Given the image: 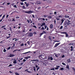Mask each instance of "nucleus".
Masks as SVG:
<instances>
[{
	"mask_svg": "<svg viewBox=\"0 0 75 75\" xmlns=\"http://www.w3.org/2000/svg\"><path fill=\"white\" fill-rule=\"evenodd\" d=\"M23 13H27L28 14H31V13H33V11H23Z\"/></svg>",
	"mask_w": 75,
	"mask_h": 75,
	"instance_id": "nucleus-1",
	"label": "nucleus"
},
{
	"mask_svg": "<svg viewBox=\"0 0 75 75\" xmlns=\"http://www.w3.org/2000/svg\"><path fill=\"white\" fill-rule=\"evenodd\" d=\"M67 21H68V22L67 23L66 22L65 23H64L65 25H67V24L68 25H69L70 24V23H71V21H69V20L68 19H67Z\"/></svg>",
	"mask_w": 75,
	"mask_h": 75,
	"instance_id": "nucleus-2",
	"label": "nucleus"
},
{
	"mask_svg": "<svg viewBox=\"0 0 75 75\" xmlns=\"http://www.w3.org/2000/svg\"><path fill=\"white\" fill-rule=\"evenodd\" d=\"M33 35V34L31 33H30L28 34V37H32Z\"/></svg>",
	"mask_w": 75,
	"mask_h": 75,
	"instance_id": "nucleus-3",
	"label": "nucleus"
},
{
	"mask_svg": "<svg viewBox=\"0 0 75 75\" xmlns=\"http://www.w3.org/2000/svg\"><path fill=\"white\" fill-rule=\"evenodd\" d=\"M45 33H46V32H45V31H43L41 33H40V35L41 37V35H42V34H45Z\"/></svg>",
	"mask_w": 75,
	"mask_h": 75,
	"instance_id": "nucleus-4",
	"label": "nucleus"
},
{
	"mask_svg": "<svg viewBox=\"0 0 75 75\" xmlns=\"http://www.w3.org/2000/svg\"><path fill=\"white\" fill-rule=\"evenodd\" d=\"M60 44V43H57L54 46V48H56V47H57V46H58V45H59Z\"/></svg>",
	"mask_w": 75,
	"mask_h": 75,
	"instance_id": "nucleus-5",
	"label": "nucleus"
},
{
	"mask_svg": "<svg viewBox=\"0 0 75 75\" xmlns=\"http://www.w3.org/2000/svg\"><path fill=\"white\" fill-rule=\"evenodd\" d=\"M15 56L14 55L11 54H10L9 55V57H14Z\"/></svg>",
	"mask_w": 75,
	"mask_h": 75,
	"instance_id": "nucleus-6",
	"label": "nucleus"
},
{
	"mask_svg": "<svg viewBox=\"0 0 75 75\" xmlns=\"http://www.w3.org/2000/svg\"><path fill=\"white\" fill-rule=\"evenodd\" d=\"M56 67L55 68V69L57 70V69H58L59 67H60V66H56Z\"/></svg>",
	"mask_w": 75,
	"mask_h": 75,
	"instance_id": "nucleus-7",
	"label": "nucleus"
},
{
	"mask_svg": "<svg viewBox=\"0 0 75 75\" xmlns=\"http://www.w3.org/2000/svg\"><path fill=\"white\" fill-rule=\"evenodd\" d=\"M50 28L51 29H52L53 28V25L52 24H51L50 25Z\"/></svg>",
	"mask_w": 75,
	"mask_h": 75,
	"instance_id": "nucleus-8",
	"label": "nucleus"
},
{
	"mask_svg": "<svg viewBox=\"0 0 75 75\" xmlns=\"http://www.w3.org/2000/svg\"><path fill=\"white\" fill-rule=\"evenodd\" d=\"M66 69H68V70H69V65H67L66 66Z\"/></svg>",
	"mask_w": 75,
	"mask_h": 75,
	"instance_id": "nucleus-9",
	"label": "nucleus"
},
{
	"mask_svg": "<svg viewBox=\"0 0 75 75\" xmlns=\"http://www.w3.org/2000/svg\"><path fill=\"white\" fill-rule=\"evenodd\" d=\"M31 62H32V61H38V59H35V60H31L30 61Z\"/></svg>",
	"mask_w": 75,
	"mask_h": 75,
	"instance_id": "nucleus-10",
	"label": "nucleus"
},
{
	"mask_svg": "<svg viewBox=\"0 0 75 75\" xmlns=\"http://www.w3.org/2000/svg\"><path fill=\"white\" fill-rule=\"evenodd\" d=\"M48 18H49V19H51V18H52V16L50 15L48 16Z\"/></svg>",
	"mask_w": 75,
	"mask_h": 75,
	"instance_id": "nucleus-11",
	"label": "nucleus"
},
{
	"mask_svg": "<svg viewBox=\"0 0 75 75\" xmlns=\"http://www.w3.org/2000/svg\"><path fill=\"white\" fill-rule=\"evenodd\" d=\"M13 63L15 64H17V61H16V60H14V61H13Z\"/></svg>",
	"mask_w": 75,
	"mask_h": 75,
	"instance_id": "nucleus-12",
	"label": "nucleus"
},
{
	"mask_svg": "<svg viewBox=\"0 0 75 75\" xmlns=\"http://www.w3.org/2000/svg\"><path fill=\"white\" fill-rule=\"evenodd\" d=\"M64 17H65V18H69V16L68 15H65Z\"/></svg>",
	"mask_w": 75,
	"mask_h": 75,
	"instance_id": "nucleus-13",
	"label": "nucleus"
},
{
	"mask_svg": "<svg viewBox=\"0 0 75 75\" xmlns=\"http://www.w3.org/2000/svg\"><path fill=\"white\" fill-rule=\"evenodd\" d=\"M33 70L35 72H36V69H35V67H33Z\"/></svg>",
	"mask_w": 75,
	"mask_h": 75,
	"instance_id": "nucleus-14",
	"label": "nucleus"
},
{
	"mask_svg": "<svg viewBox=\"0 0 75 75\" xmlns=\"http://www.w3.org/2000/svg\"><path fill=\"white\" fill-rule=\"evenodd\" d=\"M61 21H62L61 24H62V23H64V19H62L61 20Z\"/></svg>",
	"mask_w": 75,
	"mask_h": 75,
	"instance_id": "nucleus-15",
	"label": "nucleus"
},
{
	"mask_svg": "<svg viewBox=\"0 0 75 75\" xmlns=\"http://www.w3.org/2000/svg\"><path fill=\"white\" fill-rule=\"evenodd\" d=\"M30 4L29 3H27L26 4V7H28V6H29Z\"/></svg>",
	"mask_w": 75,
	"mask_h": 75,
	"instance_id": "nucleus-16",
	"label": "nucleus"
},
{
	"mask_svg": "<svg viewBox=\"0 0 75 75\" xmlns=\"http://www.w3.org/2000/svg\"><path fill=\"white\" fill-rule=\"evenodd\" d=\"M48 60H50V56H48Z\"/></svg>",
	"mask_w": 75,
	"mask_h": 75,
	"instance_id": "nucleus-17",
	"label": "nucleus"
},
{
	"mask_svg": "<svg viewBox=\"0 0 75 75\" xmlns=\"http://www.w3.org/2000/svg\"><path fill=\"white\" fill-rule=\"evenodd\" d=\"M42 54H41L39 56V57L42 58Z\"/></svg>",
	"mask_w": 75,
	"mask_h": 75,
	"instance_id": "nucleus-18",
	"label": "nucleus"
},
{
	"mask_svg": "<svg viewBox=\"0 0 75 75\" xmlns=\"http://www.w3.org/2000/svg\"><path fill=\"white\" fill-rule=\"evenodd\" d=\"M40 69V67H38L36 69L37 71H38V69Z\"/></svg>",
	"mask_w": 75,
	"mask_h": 75,
	"instance_id": "nucleus-19",
	"label": "nucleus"
},
{
	"mask_svg": "<svg viewBox=\"0 0 75 75\" xmlns=\"http://www.w3.org/2000/svg\"><path fill=\"white\" fill-rule=\"evenodd\" d=\"M9 30L11 31H12V29H11V27H10V28H9Z\"/></svg>",
	"mask_w": 75,
	"mask_h": 75,
	"instance_id": "nucleus-20",
	"label": "nucleus"
},
{
	"mask_svg": "<svg viewBox=\"0 0 75 75\" xmlns=\"http://www.w3.org/2000/svg\"><path fill=\"white\" fill-rule=\"evenodd\" d=\"M3 52H6V50L5 49H4V50H3Z\"/></svg>",
	"mask_w": 75,
	"mask_h": 75,
	"instance_id": "nucleus-21",
	"label": "nucleus"
},
{
	"mask_svg": "<svg viewBox=\"0 0 75 75\" xmlns=\"http://www.w3.org/2000/svg\"><path fill=\"white\" fill-rule=\"evenodd\" d=\"M41 30H45V29L44 28V27H43L41 29Z\"/></svg>",
	"mask_w": 75,
	"mask_h": 75,
	"instance_id": "nucleus-22",
	"label": "nucleus"
},
{
	"mask_svg": "<svg viewBox=\"0 0 75 75\" xmlns=\"http://www.w3.org/2000/svg\"><path fill=\"white\" fill-rule=\"evenodd\" d=\"M42 65H43L44 66H46V64L45 63H43Z\"/></svg>",
	"mask_w": 75,
	"mask_h": 75,
	"instance_id": "nucleus-23",
	"label": "nucleus"
},
{
	"mask_svg": "<svg viewBox=\"0 0 75 75\" xmlns=\"http://www.w3.org/2000/svg\"><path fill=\"white\" fill-rule=\"evenodd\" d=\"M45 27V29H47V25H45L44 26Z\"/></svg>",
	"mask_w": 75,
	"mask_h": 75,
	"instance_id": "nucleus-24",
	"label": "nucleus"
},
{
	"mask_svg": "<svg viewBox=\"0 0 75 75\" xmlns=\"http://www.w3.org/2000/svg\"><path fill=\"white\" fill-rule=\"evenodd\" d=\"M68 37V34H66V37Z\"/></svg>",
	"mask_w": 75,
	"mask_h": 75,
	"instance_id": "nucleus-25",
	"label": "nucleus"
},
{
	"mask_svg": "<svg viewBox=\"0 0 75 75\" xmlns=\"http://www.w3.org/2000/svg\"><path fill=\"white\" fill-rule=\"evenodd\" d=\"M56 19H57V20L58 21V20H59V18H56Z\"/></svg>",
	"mask_w": 75,
	"mask_h": 75,
	"instance_id": "nucleus-26",
	"label": "nucleus"
},
{
	"mask_svg": "<svg viewBox=\"0 0 75 75\" xmlns=\"http://www.w3.org/2000/svg\"><path fill=\"white\" fill-rule=\"evenodd\" d=\"M64 68H63L62 67L60 69V70L61 71H62V70H64Z\"/></svg>",
	"mask_w": 75,
	"mask_h": 75,
	"instance_id": "nucleus-27",
	"label": "nucleus"
},
{
	"mask_svg": "<svg viewBox=\"0 0 75 75\" xmlns=\"http://www.w3.org/2000/svg\"><path fill=\"white\" fill-rule=\"evenodd\" d=\"M10 48H11V47L10 46L8 48L7 50H10Z\"/></svg>",
	"mask_w": 75,
	"mask_h": 75,
	"instance_id": "nucleus-28",
	"label": "nucleus"
},
{
	"mask_svg": "<svg viewBox=\"0 0 75 75\" xmlns=\"http://www.w3.org/2000/svg\"><path fill=\"white\" fill-rule=\"evenodd\" d=\"M50 60H53V58L52 57H50Z\"/></svg>",
	"mask_w": 75,
	"mask_h": 75,
	"instance_id": "nucleus-29",
	"label": "nucleus"
},
{
	"mask_svg": "<svg viewBox=\"0 0 75 75\" xmlns=\"http://www.w3.org/2000/svg\"><path fill=\"white\" fill-rule=\"evenodd\" d=\"M50 70H55V69H54V68H52V69H50Z\"/></svg>",
	"mask_w": 75,
	"mask_h": 75,
	"instance_id": "nucleus-30",
	"label": "nucleus"
},
{
	"mask_svg": "<svg viewBox=\"0 0 75 75\" xmlns=\"http://www.w3.org/2000/svg\"><path fill=\"white\" fill-rule=\"evenodd\" d=\"M58 18H62V16H58Z\"/></svg>",
	"mask_w": 75,
	"mask_h": 75,
	"instance_id": "nucleus-31",
	"label": "nucleus"
},
{
	"mask_svg": "<svg viewBox=\"0 0 75 75\" xmlns=\"http://www.w3.org/2000/svg\"><path fill=\"white\" fill-rule=\"evenodd\" d=\"M25 59H28V57H26L25 58Z\"/></svg>",
	"mask_w": 75,
	"mask_h": 75,
	"instance_id": "nucleus-32",
	"label": "nucleus"
},
{
	"mask_svg": "<svg viewBox=\"0 0 75 75\" xmlns=\"http://www.w3.org/2000/svg\"><path fill=\"white\" fill-rule=\"evenodd\" d=\"M22 8L23 9H25V6H22Z\"/></svg>",
	"mask_w": 75,
	"mask_h": 75,
	"instance_id": "nucleus-33",
	"label": "nucleus"
},
{
	"mask_svg": "<svg viewBox=\"0 0 75 75\" xmlns=\"http://www.w3.org/2000/svg\"><path fill=\"white\" fill-rule=\"evenodd\" d=\"M62 28H63V26H60V29H62Z\"/></svg>",
	"mask_w": 75,
	"mask_h": 75,
	"instance_id": "nucleus-34",
	"label": "nucleus"
},
{
	"mask_svg": "<svg viewBox=\"0 0 75 75\" xmlns=\"http://www.w3.org/2000/svg\"><path fill=\"white\" fill-rule=\"evenodd\" d=\"M72 69L74 71H75V68L74 67H73Z\"/></svg>",
	"mask_w": 75,
	"mask_h": 75,
	"instance_id": "nucleus-35",
	"label": "nucleus"
},
{
	"mask_svg": "<svg viewBox=\"0 0 75 75\" xmlns=\"http://www.w3.org/2000/svg\"><path fill=\"white\" fill-rule=\"evenodd\" d=\"M21 1H22V2H23V1H25V0H21Z\"/></svg>",
	"mask_w": 75,
	"mask_h": 75,
	"instance_id": "nucleus-36",
	"label": "nucleus"
},
{
	"mask_svg": "<svg viewBox=\"0 0 75 75\" xmlns=\"http://www.w3.org/2000/svg\"><path fill=\"white\" fill-rule=\"evenodd\" d=\"M33 33L34 34H37V33H36L35 32H34Z\"/></svg>",
	"mask_w": 75,
	"mask_h": 75,
	"instance_id": "nucleus-37",
	"label": "nucleus"
},
{
	"mask_svg": "<svg viewBox=\"0 0 75 75\" xmlns=\"http://www.w3.org/2000/svg\"><path fill=\"white\" fill-rule=\"evenodd\" d=\"M16 18L17 19V18H19L20 17L18 16H16Z\"/></svg>",
	"mask_w": 75,
	"mask_h": 75,
	"instance_id": "nucleus-38",
	"label": "nucleus"
},
{
	"mask_svg": "<svg viewBox=\"0 0 75 75\" xmlns=\"http://www.w3.org/2000/svg\"><path fill=\"white\" fill-rule=\"evenodd\" d=\"M12 21H15V19L14 18H12Z\"/></svg>",
	"mask_w": 75,
	"mask_h": 75,
	"instance_id": "nucleus-39",
	"label": "nucleus"
},
{
	"mask_svg": "<svg viewBox=\"0 0 75 75\" xmlns=\"http://www.w3.org/2000/svg\"><path fill=\"white\" fill-rule=\"evenodd\" d=\"M20 4L22 5H23V4H23V2H21L20 3Z\"/></svg>",
	"mask_w": 75,
	"mask_h": 75,
	"instance_id": "nucleus-40",
	"label": "nucleus"
},
{
	"mask_svg": "<svg viewBox=\"0 0 75 75\" xmlns=\"http://www.w3.org/2000/svg\"><path fill=\"white\" fill-rule=\"evenodd\" d=\"M14 7H15V8H17V6H16V5H15L13 6Z\"/></svg>",
	"mask_w": 75,
	"mask_h": 75,
	"instance_id": "nucleus-41",
	"label": "nucleus"
},
{
	"mask_svg": "<svg viewBox=\"0 0 75 75\" xmlns=\"http://www.w3.org/2000/svg\"><path fill=\"white\" fill-rule=\"evenodd\" d=\"M30 24H31V23H33V21H32L31 20H30Z\"/></svg>",
	"mask_w": 75,
	"mask_h": 75,
	"instance_id": "nucleus-42",
	"label": "nucleus"
},
{
	"mask_svg": "<svg viewBox=\"0 0 75 75\" xmlns=\"http://www.w3.org/2000/svg\"><path fill=\"white\" fill-rule=\"evenodd\" d=\"M27 21L28 23H30V21H29V20H27Z\"/></svg>",
	"mask_w": 75,
	"mask_h": 75,
	"instance_id": "nucleus-43",
	"label": "nucleus"
},
{
	"mask_svg": "<svg viewBox=\"0 0 75 75\" xmlns=\"http://www.w3.org/2000/svg\"><path fill=\"white\" fill-rule=\"evenodd\" d=\"M42 24L43 25H45V23H43Z\"/></svg>",
	"mask_w": 75,
	"mask_h": 75,
	"instance_id": "nucleus-44",
	"label": "nucleus"
},
{
	"mask_svg": "<svg viewBox=\"0 0 75 75\" xmlns=\"http://www.w3.org/2000/svg\"><path fill=\"white\" fill-rule=\"evenodd\" d=\"M21 46H24V43H22L21 45Z\"/></svg>",
	"mask_w": 75,
	"mask_h": 75,
	"instance_id": "nucleus-45",
	"label": "nucleus"
},
{
	"mask_svg": "<svg viewBox=\"0 0 75 75\" xmlns=\"http://www.w3.org/2000/svg\"><path fill=\"white\" fill-rule=\"evenodd\" d=\"M44 38H46V35H44V37H43Z\"/></svg>",
	"mask_w": 75,
	"mask_h": 75,
	"instance_id": "nucleus-46",
	"label": "nucleus"
},
{
	"mask_svg": "<svg viewBox=\"0 0 75 75\" xmlns=\"http://www.w3.org/2000/svg\"><path fill=\"white\" fill-rule=\"evenodd\" d=\"M7 5H10V2L7 3Z\"/></svg>",
	"mask_w": 75,
	"mask_h": 75,
	"instance_id": "nucleus-47",
	"label": "nucleus"
},
{
	"mask_svg": "<svg viewBox=\"0 0 75 75\" xmlns=\"http://www.w3.org/2000/svg\"><path fill=\"white\" fill-rule=\"evenodd\" d=\"M26 61V60L25 59L23 60V62H25V61Z\"/></svg>",
	"mask_w": 75,
	"mask_h": 75,
	"instance_id": "nucleus-48",
	"label": "nucleus"
},
{
	"mask_svg": "<svg viewBox=\"0 0 75 75\" xmlns=\"http://www.w3.org/2000/svg\"><path fill=\"white\" fill-rule=\"evenodd\" d=\"M64 57H65V56H64V55H62V58H64Z\"/></svg>",
	"mask_w": 75,
	"mask_h": 75,
	"instance_id": "nucleus-49",
	"label": "nucleus"
},
{
	"mask_svg": "<svg viewBox=\"0 0 75 75\" xmlns=\"http://www.w3.org/2000/svg\"><path fill=\"white\" fill-rule=\"evenodd\" d=\"M62 64L63 65H65V64L64 63H62Z\"/></svg>",
	"mask_w": 75,
	"mask_h": 75,
	"instance_id": "nucleus-50",
	"label": "nucleus"
},
{
	"mask_svg": "<svg viewBox=\"0 0 75 75\" xmlns=\"http://www.w3.org/2000/svg\"><path fill=\"white\" fill-rule=\"evenodd\" d=\"M10 37V36H9V37H6V38H7V39H8V38H9Z\"/></svg>",
	"mask_w": 75,
	"mask_h": 75,
	"instance_id": "nucleus-51",
	"label": "nucleus"
},
{
	"mask_svg": "<svg viewBox=\"0 0 75 75\" xmlns=\"http://www.w3.org/2000/svg\"><path fill=\"white\" fill-rule=\"evenodd\" d=\"M28 69H26L25 70V72H26V71H27V72H28Z\"/></svg>",
	"mask_w": 75,
	"mask_h": 75,
	"instance_id": "nucleus-52",
	"label": "nucleus"
},
{
	"mask_svg": "<svg viewBox=\"0 0 75 75\" xmlns=\"http://www.w3.org/2000/svg\"><path fill=\"white\" fill-rule=\"evenodd\" d=\"M8 16H9L8 14L6 16V18H8Z\"/></svg>",
	"mask_w": 75,
	"mask_h": 75,
	"instance_id": "nucleus-53",
	"label": "nucleus"
},
{
	"mask_svg": "<svg viewBox=\"0 0 75 75\" xmlns=\"http://www.w3.org/2000/svg\"><path fill=\"white\" fill-rule=\"evenodd\" d=\"M12 66V65L11 64H10L9 66L8 67H11Z\"/></svg>",
	"mask_w": 75,
	"mask_h": 75,
	"instance_id": "nucleus-54",
	"label": "nucleus"
},
{
	"mask_svg": "<svg viewBox=\"0 0 75 75\" xmlns=\"http://www.w3.org/2000/svg\"><path fill=\"white\" fill-rule=\"evenodd\" d=\"M54 14H57V12L55 11L54 13Z\"/></svg>",
	"mask_w": 75,
	"mask_h": 75,
	"instance_id": "nucleus-55",
	"label": "nucleus"
},
{
	"mask_svg": "<svg viewBox=\"0 0 75 75\" xmlns=\"http://www.w3.org/2000/svg\"><path fill=\"white\" fill-rule=\"evenodd\" d=\"M32 17L33 18H35V16H34V15H32Z\"/></svg>",
	"mask_w": 75,
	"mask_h": 75,
	"instance_id": "nucleus-56",
	"label": "nucleus"
},
{
	"mask_svg": "<svg viewBox=\"0 0 75 75\" xmlns=\"http://www.w3.org/2000/svg\"><path fill=\"white\" fill-rule=\"evenodd\" d=\"M41 9V7H39L38 8V10H39Z\"/></svg>",
	"mask_w": 75,
	"mask_h": 75,
	"instance_id": "nucleus-57",
	"label": "nucleus"
},
{
	"mask_svg": "<svg viewBox=\"0 0 75 75\" xmlns=\"http://www.w3.org/2000/svg\"><path fill=\"white\" fill-rule=\"evenodd\" d=\"M4 17H5V15H4L2 17V18H4Z\"/></svg>",
	"mask_w": 75,
	"mask_h": 75,
	"instance_id": "nucleus-58",
	"label": "nucleus"
},
{
	"mask_svg": "<svg viewBox=\"0 0 75 75\" xmlns=\"http://www.w3.org/2000/svg\"><path fill=\"white\" fill-rule=\"evenodd\" d=\"M43 17H44L45 18H46V17H47V16H46L45 15H44L43 16Z\"/></svg>",
	"mask_w": 75,
	"mask_h": 75,
	"instance_id": "nucleus-59",
	"label": "nucleus"
},
{
	"mask_svg": "<svg viewBox=\"0 0 75 75\" xmlns=\"http://www.w3.org/2000/svg\"><path fill=\"white\" fill-rule=\"evenodd\" d=\"M41 23H39L38 24V25H39V26H41Z\"/></svg>",
	"mask_w": 75,
	"mask_h": 75,
	"instance_id": "nucleus-60",
	"label": "nucleus"
},
{
	"mask_svg": "<svg viewBox=\"0 0 75 75\" xmlns=\"http://www.w3.org/2000/svg\"><path fill=\"white\" fill-rule=\"evenodd\" d=\"M23 64H24V63L22 62V63H21V65H23Z\"/></svg>",
	"mask_w": 75,
	"mask_h": 75,
	"instance_id": "nucleus-61",
	"label": "nucleus"
},
{
	"mask_svg": "<svg viewBox=\"0 0 75 75\" xmlns=\"http://www.w3.org/2000/svg\"><path fill=\"white\" fill-rule=\"evenodd\" d=\"M55 57H57L58 58V56L57 55V54H55Z\"/></svg>",
	"mask_w": 75,
	"mask_h": 75,
	"instance_id": "nucleus-62",
	"label": "nucleus"
},
{
	"mask_svg": "<svg viewBox=\"0 0 75 75\" xmlns=\"http://www.w3.org/2000/svg\"><path fill=\"white\" fill-rule=\"evenodd\" d=\"M33 27L34 28H37V27L36 26H33Z\"/></svg>",
	"mask_w": 75,
	"mask_h": 75,
	"instance_id": "nucleus-63",
	"label": "nucleus"
},
{
	"mask_svg": "<svg viewBox=\"0 0 75 75\" xmlns=\"http://www.w3.org/2000/svg\"><path fill=\"white\" fill-rule=\"evenodd\" d=\"M25 30H24L23 31V33H25Z\"/></svg>",
	"mask_w": 75,
	"mask_h": 75,
	"instance_id": "nucleus-64",
	"label": "nucleus"
}]
</instances>
